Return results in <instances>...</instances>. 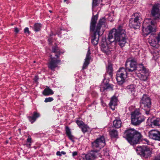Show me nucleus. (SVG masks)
<instances>
[{"label": "nucleus", "mask_w": 160, "mask_h": 160, "mask_svg": "<svg viewBox=\"0 0 160 160\" xmlns=\"http://www.w3.org/2000/svg\"><path fill=\"white\" fill-rule=\"evenodd\" d=\"M108 39L110 42L116 41L121 47H123L127 42L128 38L122 26L120 25L117 29L114 28L110 31Z\"/></svg>", "instance_id": "f257e3e1"}, {"label": "nucleus", "mask_w": 160, "mask_h": 160, "mask_svg": "<svg viewBox=\"0 0 160 160\" xmlns=\"http://www.w3.org/2000/svg\"><path fill=\"white\" fill-rule=\"evenodd\" d=\"M123 137L126 138L128 142L132 145L139 142L141 139L142 135L141 133L133 129H129L125 131Z\"/></svg>", "instance_id": "f03ea898"}, {"label": "nucleus", "mask_w": 160, "mask_h": 160, "mask_svg": "<svg viewBox=\"0 0 160 160\" xmlns=\"http://www.w3.org/2000/svg\"><path fill=\"white\" fill-rule=\"evenodd\" d=\"M97 19V14L92 16L90 23V29L92 31H96L98 32L99 35H100L101 32L100 31L101 27L102 25L104 24L105 22V19L103 18L100 19L97 27H96L95 25Z\"/></svg>", "instance_id": "7ed1b4c3"}, {"label": "nucleus", "mask_w": 160, "mask_h": 160, "mask_svg": "<svg viewBox=\"0 0 160 160\" xmlns=\"http://www.w3.org/2000/svg\"><path fill=\"white\" fill-rule=\"evenodd\" d=\"M131 119L132 124L135 125L140 124L145 120L144 117L142 115L139 108L136 109L132 112Z\"/></svg>", "instance_id": "20e7f679"}, {"label": "nucleus", "mask_w": 160, "mask_h": 160, "mask_svg": "<svg viewBox=\"0 0 160 160\" xmlns=\"http://www.w3.org/2000/svg\"><path fill=\"white\" fill-rule=\"evenodd\" d=\"M140 103L141 108L145 111V113L149 114L151 105V101L149 97L146 94H143Z\"/></svg>", "instance_id": "39448f33"}, {"label": "nucleus", "mask_w": 160, "mask_h": 160, "mask_svg": "<svg viewBox=\"0 0 160 160\" xmlns=\"http://www.w3.org/2000/svg\"><path fill=\"white\" fill-rule=\"evenodd\" d=\"M128 72L126 68H120L117 71L116 78L118 84L122 85L125 82Z\"/></svg>", "instance_id": "423d86ee"}, {"label": "nucleus", "mask_w": 160, "mask_h": 160, "mask_svg": "<svg viewBox=\"0 0 160 160\" xmlns=\"http://www.w3.org/2000/svg\"><path fill=\"white\" fill-rule=\"evenodd\" d=\"M136 151L138 154L147 158L151 155L152 149L146 146H138Z\"/></svg>", "instance_id": "0eeeda50"}, {"label": "nucleus", "mask_w": 160, "mask_h": 160, "mask_svg": "<svg viewBox=\"0 0 160 160\" xmlns=\"http://www.w3.org/2000/svg\"><path fill=\"white\" fill-rule=\"evenodd\" d=\"M135 18H131L129 20V26L130 28L134 29H138L140 25V15L139 13H135L133 15Z\"/></svg>", "instance_id": "6e6552de"}, {"label": "nucleus", "mask_w": 160, "mask_h": 160, "mask_svg": "<svg viewBox=\"0 0 160 160\" xmlns=\"http://www.w3.org/2000/svg\"><path fill=\"white\" fill-rule=\"evenodd\" d=\"M137 68V70L140 72L138 73V75L140 79L143 81L147 80L149 75L148 70L142 64H139Z\"/></svg>", "instance_id": "1a4fd4ad"}, {"label": "nucleus", "mask_w": 160, "mask_h": 160, "mask_svg": "<svg viewBox=\"0 0 160 160\" xmlns=\"http://www.w3.org/2000/svg\"><path fill=\"white\" fill-rule=\"evenodd\" d=\"M92 147L93 148L100 150L103 148L105 145V141L103 136L98 138L92 142Z\"/></svg>", "instance_id": "9d476101"}, {"label": "nucleus", "mask_w": 160, "mask_h": 160, "mask_svg": "<svg viewBox=\"0 0 160 160\" xmlns=\"http://www.w3.org/2000/svg\"><path fill=\"white\" fill-rule=\"evenodd\" d=\"M160 41V36L159 34L156 35L152 33L148 38L149 42L153 47L157 48L159 47V42Z\"/></svg>", "instance_id": "9b49d317"}, {"label": "nucleus", "mask_w": 160, "mask_h": 160, "mask_svg": "<svg viewBox=\"0 0 160 160\" xmlns=\"http://www.w3.org/2000/svg\"><path fill=\"white\" fill-rule=\"evenodd\" d=\"M137 64V62L134 59L129 58L126 62V68L128 72H132L136 70Z\"/></svg>", "instance_id": "f8f14e48"}, {"label": "nucleus", "mask_w": 160, "mask_h": 160, "mask_svg": "<svg viewBox=\"0 0 160 160\" xmlns=\"http://www.w3.org/2000/svg\"><path fill=\"white\" fill-rule=\"evenodd\" d=\"M99 156L96 151H92L87 154H82L80 160H94Z\"/></svg>", "instance_id": "ddd939ff"}, {"label": "nucleus", "mask_w": 160, "mask_h": 160, "mask_svg": "<svg viewBox=\"0 0 160 160\" xmlns=\"http://www.w3.org/2000/svg\"><path fill=\"white\" fill-rule=\"evenodd\" d=\"M151 13L152 15L157 18L160 17V3L156 2L152 6Z\"/></svg>", "instance_id": "4468645a"}, {"label": "nucleus", "mask_w": 160, "mask_h": 160, "mask_svg": "<svg viewBox=\"0 0 160 160\" xmlns=\"http://www.w3.org/2000/svg\"><path fill=\"white\" fill-rule=\"evenodd\" d=\"M149 138L153 140L160 141V131L156 130H152L148 132Z\"/></svg>", "instance_id": "2eb2a0df"}, {"label": "nucleus", "mask_w": 160, "mask_h": 160, "mask_svg": "<svg viewBox=\"0 0 160 160\" xmlns=\"http://www.w3.org/2000/svg\"><path fill=\"white\" fill-rule=\"evenodd\" d=\"M109 80L104 79L100 86V90L104 92L107 90H113V86L108 83Z\"/></svg>", "instance_id": "dca6fc26"}, {"label": "nucleus", "mask_w": 160, "mask_h": 160, "mask_svg": "<svg viewBox=\"0 0 160 160\" xmlns=\"http://www.w3.org/2000/svg\"><path fill=\"white\" fill-rule=\"evenodd\" d=\"M145 22L146 21H145L142 26V30L143 35L145 37L147 36L152 32L154 31L155 30L154 27L150 25H149L147 28L144 27V24Z\"/></svg>", "instance_id": "f3484780"}, {"label": "nucleus", "mask_w": 160, "mask_h": 160, "mask_svg": "<svg viewBox=\"0 0 160 160\" xmlns=\"http://www.w3.org/2000/svg\"><path fill=\"white\" fill-rule=\"evenodd\" d=\"M93 32V35L92 36V43L93 45H97L98 43V38L99 36L101 35L103 33V31H102L101 32L100 35H99L98 33L96 31H92Z\"/></svg>", "instance_id": "a211bd4d"}, {"label": "nucleus", "mask_w": 160, "mask_h": 160, "mask_svg": "<svg viewBox=\"0 0 160 160\" xmlns=\"http://www.w3.org/2000/svg\"><path fill=\"white\" fill-rule=\"evenodd\" d=\"M51 60L49 63L48 67L52 70H54V69L57 66L58 64L60 62V60H55L54 58H51Z\"/></svg>", "instance_id": "6ab92c4d"}, {"label": "nucleus", "mask_w": 160, "mask_h": 160, "mask_svg": "<svg viewBox=\"0 0 160 160\" xmlns=\"http://www.w3.org/2000/svg\"><path fill=\"white\" fill-rule=\"evenodd\" d=\"M118 99L117 98L114 96L111 98L110 102L109 103V106L111 108L114 110L115 109V107L117 105Z\"/></svg>", "instance_id": "aec40b11"}, {"label": "nucleus", "mask_w": 160, "mask_h": 160, "mask_svg": "<svg viewBox=\"0 0 160 160\" xmlns=\"http://www.w3.org/2000/svg\"><path fill=\"white\" fill-rule=\"evenodd\" d=\"M52 52L55 53V56L57 58H59L60 55L64 52L63 50L57 46L52 47Z\"/></svg>", "instance_id": "412c9836"}, {"label": "nucleus", "mask_w": 160, "mask_h": 160, "mask_svg": "<svg viewBox=\"0 0 160 160\" xmlns=\"http://www.w3.org/2000/svg\"><path fill=\"white\" fill-rule=\"evenodd\" d=\"M40 116V113L36 112H33L32 116H28V119L31 123H33Z\"/></svg>", "instance_id": "4be33fe9"}, {"label": "nucleus", "mask_w": 160, "mask_h": 160, "mask_svg": "<svg viewBox=\"0 0 160 160\" xmlns=\"http://www.w3.org/2000/svg\"><path fill=\"white\" fill-rule=\"evenodd\" d=\"M66 134L68 137V138L72 142H75V137L72 135L70 129L68 126H66L65 128Z\"/></svg>", "instance_id": "5701e85b"}, {"label": "nucleus", "mask_w": 160, "mask_h": 160, "mask_svg": "<svg viewBox=\"0 0 160 160\" xmlns=\"http://www.w3.org/2000/svg\"><path fill=\"white\" fill-rule=\"evenodd\" d=\"M101 49L103 52L107 54H109L112 50V49L107 44L105 45L103 44H102Z\"/></svg>", "instance_id": "b1692460"}, {"label": "nucleus", "mask_w": 160, "mask_h": 160, "mask_svg": "<svg viewBox=\"0 0 160 160\" xmlns=\"http://www.w3.org/2000/svg\"><path fill=\"white\" fill-rule=\"evenodd\" d=\"M128 92L129 94L134 95L135 92V87L133 85H130L127 87Z\"/></svg>", "instance_id": "393cba45"}, {"label": "nucleus", "mask_w": 160, "mask_h": 160, "mask_svg": "<svg viewBox=\"0 0 160 160\" xmlns=\"http://www.w3.org/2000/svg\"><path fill=\"white\" fill-rule=\"evenodd\" d=\"M122 125L121 120L118 118H116L113 121V125L114 127L117 128H120Z\"/></svg>", "instance_id": "a878e982"}, {"label": "nucleus", "mask_w": 160, "mask_h": 160, "mask_svg": "<svg viewBox=\"0 0 160 160\" xmlns=\"http://www.w3.org/2000/svg\"><path fill=\"white\" fill-rule=\"evenodd\" d=\"M53 93V92L52 90L49 88H45L42 92V94L45 96L52 95Z\"/></svg>", "instance_id": "bb28decb"}, {"label": "nucleus", "mask_w": 160, "mask_h": 160, "mask_svg": "<svg viewBox=\"0 0 160 160\" xmlns=\"http://www.w3.org/2000/svg\"><path fill=\"white\" fill-rule=\"evenodd\" d=\"M109 134L112 138H118V131L114 129L110 130L109 131Z\"/></svg>", "instance_id": "cd10ccee"}, {"label": "nucleus", "mask_w": 160, "mask_h": 160, "mask_svg": "<svg viewBox=\"0 0 160 160\" xmlns=\"http://www.w3.org/2000/svg\"><path fill=\"white\" fill-rule=\"evenodd\" d=\"M151 126L153 127L154 126H160V118H157L153 120L151 123Z\"/></svg>", "instance_id": "c85d7f7f"}, {"label": "nucleus", "mask_w": 160, "mask_h": 160, "mask_svg": "<svg viewBox=\"0 0 160 160\" xmlns=\"http://www.w3.org/2000/svg\"><path fill=\"white\" fill-rule=\"evenodd\" d=\"M42 27L41 24L39 23H36L33 26L34 30L36 32H38L40 31Z\"/></svg>", "instance_id": "c756f323"}, {"label": "nucleus", "mask_w": 160, "mask_h": 160, "mask_svg": "<svg viewBox=\"0 0 160 160\" xmlns=\"http://www.w3.org/2000/svg\"><path fill=\"white\" fill-rule=\"evenodd\" d=\"M80 128L81 129L83 133L88 132L90 129L89 127L85 124Z\"/></svg>", "instance_id": "7c9ffc66"}, {"label": "nucleus", "mask_w": 160, "mask_h": 160, "mask_svg": "<svg viewBox=\"0 0 160 160\" xmlns=\"http://www.w3.org/2000/svg\"><path fill=\"white\" fill-rule=\"evenodd\" d=\"M90 60L85 59L84 62L82 67V69H85L87 68L88 65L89 64Z\"/></svg>", "instance_id": "2f4dec72"}, {"label": "nucleus", "mask_w": 160, "mask_h": 160, "mask_svg": "<svg viewBox=\"0 0 160 160\" xmlns=\"http://www.w3.org/2000/svg\"><path fill=\"white\" fill-rule=\"evenodd\" d=\"M107 72L111 76L112 75V68L111 65H109L107 68Z\"/></svg>", "instance_id": "473e14b6"}, {"label": "nucleus", "mask_w": 160, "mask_h": 160, "mask_svg": "<svg viewBox=\"0 0 160 160\" xmlns=\"http://www.w3.org/2000/svg\"><path fill=\"white\" fill-rule=\"evenodd\" d=\"M76 122L80 128H81L85 124L82 121L79 120H76Z\"/></svg>", "instance_id": "72a5a7b5"}, {"label": "nucleus", "mask_w": 160, "mask_h": 160, "mask_svg": "<svg viewBox=\"0 0 160 160\" xmlns=\"http://www.w3.org/2000/svg\"><path fill=\"white\" fill-rule=\"evenodd\" d=\"M53 100V98L52 97L46 98L45 99L44 102H50L52 101Z\"/></svg>", "instance_id": "f704fd0d"}, {"label": "nucleus", "mask_w": 160, "mask_h": 160, "mask_svg": "<svg viewBox=\"0 0 160 160\" xmlns=\"http://www.w3.org/2000/svg\"><path fill=\"white\" fill-rule=\"evenodd\" d=\"M90 49L89 48L88 50V51L87 52V55H86V59H88V60H90Z\"/></svg>", "instance_id": "c9c22d12"}, {"label": "nucleus", "mask_w": 160, "mask_h": 160, "mask_svg": "<svg viewBox=\"0 0 160 160\" xmlns=\"http://www.w3.org/2000/svg\"><path fill=\"white\" fill-rule=\"evenodd\" d=\"M66 154V152L64 151H62L61 152L60 151H58L56 152V155L58 156H61L62 154L65 155Z\"/></svg>", "instance_id": "e433bc0d"}, {"label": "nucleus", "mask_w": 160, "mask_h": 160, "mask_svg": "<svg viewBox=\"0 0 160 160\" xmlns=\"http://www.w3.org/2000/svg\"><path fill=\"white\" fill-rule=\"evenodd\" d=\"M98 0H93L92 2V9H93L94 7L96 6L97 5Z\"/></svg>", "instance_id": "4c0bfd02"}, {"label": "nucleus", "mask_w": 160, "mask_h": 160, "mask_svg": "<svg viewBox=\"0 0 160 160\" xmlns=\"http://www.w3.org/2000/svg\"><path fill=\"white\" fill-rule=\"evenodd\" d=\"M24 32L26 34L27 33L28 35H29L30 33V32L29 30V29L27 27L25 28L24 29Z\"/></svg>", "instance_id": "58836bf2"}, {"label": "nucleus", "mask_w": 160, "mask_h": 160, "mask_svg": "<svg viewBox=\"0 0 160 160\" xmlns=\"http://www.w3.org/2000/svg\"><path fill=\"white\" fill-rule=\"evenodd\" d=\"M142 141L143 142V143L145 144H149V142L147 139H143V140H142Z\"/></svg>", "instance_id": "ea45409f"}, {"label": "nucleus", "mask_w": 160, "mask_h": 160, "mask_svg": "<svg viewBox=\"0 0 160 160\" xmlns=\"http://www.w3.org/2000/svg\"><path fill=\"white\" fill-rule=\"evenodd\" d=\"M27 141L28 142L31 143L32 138H31V137L30 136H29L27 140Z\"/></svg>", "instance_id": "a19ab883"}, {"label": "nucleus", "mask_w": 160, "mask_h": 160, "mask_svg": "<svg viewBox=\"0 0 160 160\" xmlns=\"http://www.w3.org/2000/svg\"><path fill=\"white\" fill-rule=\"evenodd\" d=\"M77 154H78L77 152L76 151H75V152H72V156L73 157H74L76 156V155H77Z\"/></svg>", "instance_id": "79ce46f5"}, {"label": "nucleus", "mask_w": 160, "mask_h": 160, "mask_svg": "<svg viewBox=\"0 0 160 160\" xmlns=\"http://www.w3.org/2000/svg\"><path fill=\"white\" fill-rule=\"evenodd\" d=\"M38 79V76H35L34 78V80L35 82H37Z\"/></svg>", "instance_id": "37998d69"}, {"label": "nucleus", "mask_w": 160, "mask_h": 160, "mask_svg": "<svg viewBox=\"0 0 160 160\" xmlns=\"http://www.w3.org/2000/svg\"><path fill=\"white\" fill-rule=\"evenodd\" d=\"M14 31L16 33H18L19 32V30L16 27L15 28Z\"/></svg>", "instance_id": "c03bdc74"}, {"label": "nucleus", "mask_w": 160, "mask_h": 160, "mask_svg": "<svg viewBox=\"0 0 160 160\" xmlns=\"http://www.w3.org/2000/svg\"><path fill=\"white\" fill-rule=\"evenodd\" d=\"M155 160H160V156L155 158Z\"/></svg>", "instance_id": "a18cd8bd"}, {"label": "nucleus", "mask_w": 160, "mask_h": 160, "mask_svg": "<svg viewBox=\"0 0 160 160\" xmlns=\"http://www.w3.org/2000/svg\"><path fill=\"white\" fill-rule=\"evenodd\" d=\"M31 144H27V146L28 148H30L31 147Z\"/></svg>", "instance_id": "49530a36"}, {"label": "nucleus", "mask_w": 160, "mask_h": 160, "mask_svg": "<svg viewBox=\"0 0 160 160\" xmlns=\"http://www.w3.org/2000/svg\"><path fill=\"white\" fill-rule=\"evenodd\" d=\"M151 25H153L154 24V22L152 21L151 22Z\"/></svg>", "instance_id": "de8ad7c7"}, {"label": "nucleus", "mask_w": 160, "mask_h": 160, "mask_svg": "<svg viewBox=\"0 0 160 160\" xmlns=\"http://www.w3.org/2000/svg\"><path fill=\"white\" fill-rule=\"evenodd\" d=\"M48 41L50 43V42H51V40L50 39H48Z\"/></svg>", "instance_id": "09e8293b"}, {"label": "nucleus", "mask_w": 160, "mask_h": 160, "mask_svg": "<svg viewBox=\"0 0 160 160\" xmlns=\"http://www.w3.org/2000/svg\"><path fill=\"white\" fill-rule=\"evenodd\" d=\"M108 20L110 21L111 22H112L113 21L112 19H110L109 18H108Z\"/></svg>", "instance_id": "8fccbe9b"}, {"label": "nucleus", "mask_w": 160, "mask_h": 160, "mask_svg": "<svg viewBox=\"0 0 160 160\" xmlns=\"http://www.w3.org/2000/svg\"><path fill=\"white\" fill-rule=\"evenodd\" d=\"M68 1V0H64V2H66Z\"/></svg>", "instance_id": "3c124183"}, {"label": "nucleus", "mask_w": 160, "mask_h": 160, "mask_svg": "<svg viewBox=\"0 0 160 160\" xmlns=\"http://www.w3.org/2000/svg\"><path fill=\"white\" fill-rule=\"evenodd\" d=\"M49 11L50 12H52L51 11H50H50Z\"/></svg>", "instance_id": "603ef678"}]
</instances>
